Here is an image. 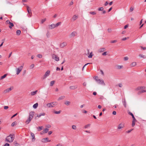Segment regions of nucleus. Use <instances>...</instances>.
<instances>
[{
    "label": "nucleus",
    "mask_w": 146,
    "mask_h": 146,
    "mask_svg": "<svg viewBox=\"0 0 146 146\" xmlns=\"http://www.w3.org/2000/svg\"><path fill=\"white\" fill-rule=\"evenodd\" d=\"M7 76V74H5L3 76H2L1 78V79H3L5 78Z\"/></svg>",
    "instance_id": "obj_35"
},
{
    "label": "nucleus",
    "mask_w": 146,
    "mask_h": 146,
    "mask_svg": "<svg viewBox=\"0 0 146 146\" xmlns=\"http://www.w3.org/2000/svg\"><path fill=\"white\" fill-rule=\"evenodd\" d=\"M128 27V25H126L124 27V29H126Z\"/></svg>",
    "instance_id": "obj_62"
},
{
    "label": "nucleus",
    "mask_w": 146,
    "mask_h": 146,
    "mask_svg": "<svg viewBox=\"0 0 146 146\" xmlns=\"http://www.w3.org/2000/svg\"><path fill=\"white\" fill-rule=\"evenodd\" d=\"M48 137H46L43 138L42 140V142L44 143H46L47 142H50L51 141L50 140H48Z\"/></svg>",
    "instance_id": "obj_6"
},
{
    "label": "nucleus",
    "mask_w": 146,
    "mask_h": 146,
    "mask_svg": "<svg viewBox=\"0 0 146 146\" xmlns=\"http://www.w3.org/2000/svg\"><path fill=\"white\" fill-rule=\"evenodd\" d=\"M124 125L123 123H121L118 125L117 129H121L124 127Z\"/></svg>",
    "instance_id": "obj_10"
},
{
    "label": "nucleus",
    "mask_w": 146,
    "mask_h": 146,
    "mask_svg": "<svg viewBox=\"0 0 146 146\" xmlns=\"http://www.w3.org/2000/svg\"><path fill=\"white\" fill-rule=\"evenodd\" d=\"M106 49L104 48H100L98 50V52H102L105 51Z\"/></svg>",
    "instance_id": "obj_13"
},
{
    "label": "nucleus",
    "mask_w": 146,
    "mask_h": 146,
    "mask_svg": "<svg viewBox=\"0 0 146 146\" xmlns=\"http://www.w3.org/2000/svg\"><path fill=\"white\" fill-rule=\"evenodd\" d=\"M61 112V110H60L58 111H54L53 112L54 113L56 114H58L60 113Z\"/></svg>",
    "instance_id": "obj_27"
},
{
    "label": "nucleus",
    "mask_w": 146,
    "mask_h": 146,
    "mask_svg": "<svg viewBox=\"0 0 146 146\" xmlns=\"http://www.w3.org/2000/svg\"><path fill=\"white\" fill-rule=\"evenodd\" d=\"M76 34V33L75 31H73L71 33L70 35V36L71 38L74 37Z\"/></svg>",
    "instance_id": "obj_12"
},
{
    "label": "nucleus",
    "mask_w": 146,
    "mask_h": 146,
    "mask_svg": "<svg viewBox=\"0 0 146 146\" xmlns=\"http://www.w3.org/2000/svg\"><path fill=\"white\" fill-rule=\"evenodd\" d=\"M23 66L22 65V66L19 67L18 68H16V74L17 75H18L20 73L21 71L23 69Z\"/></svg>",
    "instance_id": "obj_3"
},
{
    "label": "nucleus",
    "mask_w": 146,
    "mask_h": 146,
    "mask_svg": "<svg viewBox=\"0 0 146 146\" xmlns=\"http://www.w3.org/2000/svg\"><path fill=\"white\" fill-rule=\"evenodd\" d=\"M45 114V113H42L40 114L37 115V116L38 117H40L42 115H44Z\"/></svg>",
    "instance_id": "obj_22"
},
{
    "label": "nucleus",
    "mask_w": 146,
    "mask_h": 146,
    "mask_svg": "<svg viewBox=\"0 0 146 146\" xmlns=\"http://www.w3.org/2000/svg\"><path fill=\"white\" fill-rule=\"evenodd\" d=\"M123 67L122 66L119 65L118 66V68L119 69H121Z\"/></svg>",
    "instance_id": "obj_58"
},
{
    "label": "nucleus",
    "mask_w": 146,
    "mask_h": 146,
    "mask_svg": "<svg viewBox=\"0 0 146 146\" xmlns=\"http://www.w3.org/2000/svg\"><path fill=\"white\" fill-rule=\"evenodd\" d=\"M44 132L45 133H47L48 131V129L47 128H45L43 130Z\"/></svg>",
    "instance_id": "obj_37"
},
{
    "label": "nucleus",
    "mask_w": 146,
    "mask_h": 146,
    "mask_svg": "<svg viewBox=\"0 0 146 146\" xmlns=\"http://www.w3.org/2000/svg\"><path fill=\"white\" fill-rule=\"evenodd\" d=\"M123 104V105H124V106L125 108L126 107V102L125 100V99H124V100L122 102Z\"/></svg>",
    "instance_id": "obj_21"
},
{
    "label": "nucleus",
    "mask_w": 146,
    "mask_h": 146,
    "mask_svg": "<svg viewBox=\"0 0 146 146\" xmlns=\"http://www.w3.org/2000/svg\"><path fill=\"white\" fill-rule=\"evenodd\" d=\"M132 121V127H133L134 126L135 124V121Z\"/></svg>",
    "instance_id": "obj_40"
},
{
    "label": "nucleus",
    "mask_w": 146,
    "mask_h": 146,
    "mask_svg": "<svg viewBox=\"0 0 146 146\" xmlns=\"http://www.w3.org/2000/svg\"><path fill=\"white\" fill-rule=\"evenodd\" d=\"M54 58L55 59V60L56 61H58L59 60V57L56 55H54Z\"/></svg>",
    "instance_id": "obj_32"
},
{
    "label": "nucleus",
    "mask_w": 146,
    "mask_h": 146,
    "mask_svg": "<svg viewBox=\"0 0 146 146\" xmlns=\"http://www.w3.org/2000/svg\"><path fill=\"white\" fill-rule=\"evenodd\" d=\"M145 89V87L141 86H140V87H138L137 88V90H141L143 89Z\"/></svg>",
    "instance_id": "obj_25"
},
{
    "label": "nucleus",
    "mask_w": 146,
    "mask_h": 146,
    "mask_svg": "<svg viewBox=\"0 0 146 146\" xmlns=\"http://www.w3.org/2000/svg\"><path fill=\"white\" fill-rule=\"evenodd\" d=\"M9 107L8 106H5L4 107V108L5 110L7 109Z\"/></svg>",
    "instance_id": "obj_60"
},
{
    "label": "nucleus",
    "mask_w": 146,
    "mask_h": 146,
    "mask_svg": "<svg viewBox=\"0 0 146 146\" xmlns=\"http://www.w3.org/2000/svg\"><path fill=\"white\" fill-rule=\"evenodd\" d=\"M37 57L39 58H41L42 57V55L41 54H38L37 55Z\"/></svg>",
    "instance_id": "obj_41"
},
{
    "label": "nucleus",
    "mask_w": 146,
    "mask_h": 146,
    "mask_svg": "<svg viewBox=\"0 0 146 146\" xmlns=\"http://www.w3.org/2000/svg\"><path fill=\"white\" fill-rule=\"evenodd\" d=\"M17 113L15 114L14 115H13L11 117V119H12L14 117H15V116H16L17 115Z\"/></svg>",
    "instance_id": "obj_56"
},
{
    "label": "nucleus",
    "mask_w": 146,
    "mask_h": 146,
    "mask_svg": "<svg viewBox=\"0 0 146 146\" xmlns=\"http://www.w3.org/2000/svg\"><path fill=\"white\" fill-rule=\"evenodd\" d=\"M62 145L60 143H58L56 146H62Z\"/></svg>",
    "instance_id": "obj_64"
},
{
    "label": "nucleus",
    "mask_w": 146,
    "mask_h": 146,
    "mask_svg": "<svg viewBox=\"0 0 146 146\" xmlns=\"http://www.w3.org/2000/svg\"><path fill=\"white\" fill-rule=\"evenodd\" d=\"M9 27L10 29L12 28V27H13L14 26L13 24V23H11V22H10V23H9Z\"/></svg>",
    "instance_id": "obj_24"
},
{
    "label": "nucleus",
    "mask_w": 146,
    "mask_h": 146,
    "mask_svg": "<svg viewBox=\"0 0 146 146\" xmlns=\"http://www.w3.org/2000/svg\"><path fill=\"white\" fill-rule=\"evenodd\" d=\"M97 82L98 84H100L103 85H105L104 81L102 80H100V79H98Z\"/></svg>",
    "instance_id": "obj_9"
},
{
    "label": "nucleus",
    "mask_w": 146,
    "mask_h": 146,
    "mask_svg": "<svg viewBox=\"0 0 146 146\" xmlns=\"http://www.w3.org/2000/svg\"><path fill=\"white\" fill-rule=\"evenodd\" d=\"M21 33V31L20 30H17L16 31V33L17 35H19Z\"/></svg>",
    "instance_id": "obj_33"
},
{
    "label": "nucleus",
    "mask_w": 146,
    "mask_h": 146,
    "mask_svg": "<svg viewBox=\"0 0 146 146\" xmlns=\"http://www.w3.org/2000/svg\"><path fill=\"white\" fill-rule=\"evenodd\" d=\"M129 59L128 57L127 56H126L124 57V60L125 61H126L127 60Z\"/></svg>",
    "instance_id": "obj_49"
},
{
    "label": "nucleus",
    "mask_w": 146,
    "mask_h": 146,
    "mask_svg": "<svg viewBox=\"0 0 146 146\" xmlns=\"http://www.w3.org/2000/svg\"><path fill=\"white\" fill-rule=\"evenodd\" d=\"M55 82V81L54 80H53L51 81L50 84V86H53V85L54 84Z\"/></svg>",
    "instance_id": "obj_28"
},
{
    "label": "nucleus",
    "mask_w": 146,
    "mask_h": 146,
    "mask_svg": "<svg viewBox=\"0 0 146 146\" xmlns=\"http://www.w3.org/2000/svg\"><path fill=\"white\" fill-rule=\"evenodd\" d=\"M117 41L116 40H113L111 41L110 42L111 43H115L117 42Z\"/></svg>",
    "instance_id": "obj_47"
},
{
    "label": "nucleus",
    "mask_w": 146,
    "mask_h": 146,
    "mask_svg": "<svg viewBox=\"0 0 146 146\" xmlns=\"http://www.w3.org/2000/svg\"><path fill=\"white\" fill-rule=\"evenodd\" d=\"M77 88V86H71L70 87V88L72 90H74Z\"/></svg>",
    "instance_id": "obj_17"
},
{
    "label": "nucleus",
    "mask_w": 146,
    "mask_h": 146,
    "mask_svg": "<svg viewBox=\"0 0 146 146\" xmlns=\"http://www.w3.org/2000/svg\"><path fill=\"white\" fill-rule=\"evenodd\" d=\"M34 64H32L30 66V67L32 69L34 67Z\"/></svg>",
    "instance_id": "obj_52"
},
{
    "label": "nucleus",
    "mask_w": 146,
    "mask_h": 146,
    "mask_svg": "<svg viewBox=\"0 0 146 146\" xmlns=\"http://www.w3.org/2000/svg\"><path fill=\"white\" fill-rule=\"evenodd\" d=\"M67 45L66 43L65 42H63L60 44V46L61 48H63Z\"/></svg>",
    "instance_id": "obj_11"
},
{
    "label": "nucleus",
    "mask_w": 146,
    "mask_h": 146,
    "mask_svg": "<svg viewBox=\"0 0 146 146\" xmlns=\"http://www.w3.org/2000/svg\"><path fill=\"white\" fill-rule=\"evenodd\" d=\"M77 18V16L76 15H74L72 17V21H74L76 20Z\"/></svg>",
    "instance_id": "obj_16"
},
{
    "label": "nucleus",
    "mask_w": 146,
    "mask_h": 146,
    "mask_svg": "<svg viewBox=\"0 0 146 146\" xmlns=\"http://www.w3.org/2000/svg\"><path fill=\"white\" fill-rule=\"evenodd\" d=\"M107 52H105L102 53V55L103 56H106L107 55Z\"/></svg>",
    "instance_id": "obj_48"
},
{
    "label": "nucleus",
    "mask_w": 146,
    "mask_h": 146,
    "mask_svg": "<svg viewBox=\"0 0 146 146\" xmlns=\"http://www.w3.org/2000/svg\"><path fill=\"white\" fill-rule=\"evenodd\" d=\"M90 126V124H88L86 125L84 127L85 128H86Z\"/></svg>",
    "instance_id": "obj_50"
},
{
    "label": "nucleus",
    "mask_w": 146,
    "mask_h": 146,
    "mask_svg": "<svg viewBox=\"0 0 146 146\" xmlns=\"http://www.w3.org/2000/svg\"><path fill=\"white\" fill-rule=\"evenodd\" d=\"M16 121L13 122L12 123V124L11 125V126L12 127H13V126H14L16 124Z\"/></svg>",
    "instance_id": "obj_42"
},
{
    "label": "nucleus",
    "mask_w": 146,
    "mask_h": 146,
    "mask_svg": "<svg viewBox=\"0 0 146 146\" xmlns=\"http://www.w3.org/2000/svg\"><path fill=\"white\" fill-rule=\"evenodd\" d=\"M139 56L140 57L143 58H146V56H145L143 55V54H140L139 55Z\"/></svg>",
    "instance_id": "obj_34"
},
{
    "label": "nucleus",
    "mask_w": 146,
    "mask_h": 146,
    "mask_svg": "<svg viewBox=\"0 0 146 146\" xmlns=\"http://www.w3.org/2000/svg\"><path fill=\"white\" fill-rule=\"evenodd\" d=\"M46 36L48 38L50 36V35L48 31L47 32L46 34Z\"/></svg>",
    "instance_id": "obj_46"
},
{
    "label": "nucleus",
    "mask_w": 146,
    "mask_h": 146,
    "mask_svg": "<svg viewBox=\"0 0 146 146\" xmlns=\"http://www.w3.org/2000/svg\"><path fill=\"white\" fill-rule=\"evenodd\" d=\"M57 104V103L56 102H52L47 104H46V106L48 108H52L53 107L56 106Z\"/></svg>",
    "instance_id": "obj_2"
},
{
    "label": "nucleus",
    "mask_w": 146,
    "mask_h": 146,
    "mask_svg": "<svg viewBox=\"0 0 146 146\" xmlns=\"http://www.w3.org/2000/svg\"><path fill=\"white\" fill-rule=\"evenodd\" d=\"M94 79L97 82L98 80V79H99L98 78V77L97 76H95L94 77Z\"/></svg>",
    "instance_id": "obj_44"
},
{
    "label": "nucleus",
    "mask_w": 146,
    "mask_h": 146,
    "mask_svg": "<svg viewBox=\"0 0 146 146\" xmlns=\"http://www.w3.org/2000/svg\"><path fill=\"white\" fill-rule=\"evenodd\" d=\"M38 92V90H36L33 92H32L31 93V95L32 96H34L36 94V92Z\"/></svg>",
    "instance_id": "obj_18"
},
{
    "label": "nucleus",
    "mask_w": 146,
    "mask_h": 146,
    "mask_svg": "<svg viewBox=\"0 0 146 146\" xmlns=\"http://www.w3.org/2000/svg\"><path fill=\"white\" fill-rule=\"evenodd\" d=\"M31 136L32 137V141H34L35 140V135L32 132H31Z\"/></svg>",
    "instance_id": "obj_14"
},
{
    "label": "nucleus",
    "mask_w": 146,
    "mask_h": 146,
    "mask_svg": "<svg viewBox=\"0 0 146 146\" xmlns=\"http://www.w3.org/2000/svg\"><path fill=\"white\" fill-rule=\"evenodd\" d=\"M46 19H42V20L41 22L42 23H44L46 20Z\"/></svg>",
    "instance_id": "obj_54"
},
{
    "label": "nucleus",
    "mask_w": 146,
    "mask_h": 146,
    "mask_svg": "<svg viewBox=\"0 0 146 146\" xmlns=\"http://www.w3.org/2000/svg\"><path fill=\"white\" fill-rule=\"evenodd\" d=\"M64 104L66 106H68L70 104V102L69 101H66L65 102Z\"/></svg>",
    "instance_id": "obj_26"
},
{
    "label": "nucleus",
    "mask_w": 146,
    "mask_h": 146,
    "mask_svg": "<svg viewBox=\"0 0 146 146\" xmlns=\"http://www.w3.org/2000/svg\"><path fill=\"white\" fill-rule=\"evenodd\" d=\"M6 22L7 24H9V23H10V22L9 20H8L6 21Z\"/></svg>",
    "instance_id": "obj_59"
},
{
    "label": "nucleus",
    "mask_w": 146,
    "mask_h": 146,
    "mask_svg": "<svg viewBox=\"0 0 146 146\" xmlns=\"http://www.w3.org/2000/svg\"><path fill=\"white\" fill-rule=\"evenodd\" d=\"M136 65V63L135 62H132L131 64V65L132 67H134Z\"/></svg>",
    "instance_id": "obj_29"
},
{
    "label": "nucleus",
    "mask_w": 146,
    "mask_h": 146,
    "mask_svg": "<svg viewBox=\"0 0 146 146\" xmlns=\"http://www.w3.org/2000/svg\"><path fill=\"white\" fill-rule=\"evenodd\" d=\"M128 114H129V115H131L132 116H133V114L132 113H131V112H130V111H129L128 112Z\"/></svg>",
    "instance_id": "obj_51"
},
{
    "label": "nucleus",
    "mask_w": 146,
    "mask_h": 146,
    "mask_svg": "<svg viewBox=\"0 0 146 146\" xmlns=\"http://www.w3.org/2000/svg\"><path fill=\"white\" fill-rule=\"evenodd\" d=\"M55 27V24H52L51 25H49V29H52Z\"/></svg>",
    "instance_id": "obj_15"
},
{
    "label": "nucleus",
    "mask_w": 146,
    "mask_h": 146,
    "mask_svg": "<svg viewBox=\"0 0 146 146\" xmlns=\"http://www.w3.org/2000/svg\"><path fill=\"white\" fill-rule=\"evenodd\" d=\"M90 14L92 15H96V13L95 11H90L89 12Z\"/></svg>",
    "instance_id": "obj_36"
},
{
    "label": "nucleus",
    "mask_w": 146,
    "mask_h": 146,
    "mask_svg": "<svg viewBox=\"0 0 146 146\" xmlns=\"http://www.w3.org/2000/svg\"><path fill=\"white\" fill-rule=\"evenodd\" d=\"M134 8L132 7H131L130 9V12L134 10Z\"/></svg>",
    "instance_id": "obj_57"
},
{
    "label": "nucleus",
    "mask_w": 146,
    "mask_h": 146,
    "mask_svg": "<svg viewBox=\"0 0 146 146\" xmlns=\"http://www.w3.org/2000/svg\"><path fill=\"white\" fill-rule=\"evenodd\" d=\"M35 113L34 111H31L29 113V118L32 119L35 114Z\"/></svg>",
    "instance_id": "obj_5"
},
{
    "label": "nucleus",
    "mask_w": 146,
    "mask_h": 146,
    "mask_svg": "<svg viewBox=\"0 0 146 146\" xmlns=\"http://www.w3.org/2000/svg\"><path fill=\"white\" fill-rule=\"evenodd\" d=\"M61 22H59L57 23L56 25H55V27H58V26L60 25V24H61Z\"/></svg>",
    "instance_id": "obj_38"
},
{
    "label": "nucleus",
    "mask_w": 146,
    "mask_h": 146,
    "mask_svg": "<svg viewBox=\"0 0 146 146\" xmlns=\"http://www.w3.org/2000/svg\"><path fill=\"white\" fill-rule=\"evenodd\" d=\"M27 9L28 14L29 15V16H28V17H31L32 16V12H31L30 8L28 6H27Z\"/></svg>",
    "instance_id": "obj_4"
},
{
    "label": "nucleus",
    "mask_w": 146,
    "mask_h": 146,
    "mask_svg": "<svg viewBox=\"0 0 146 146\" xmlns=\"http://www.w3.org/2000/svg\"><path fill=\"white\" fill-rule=\"evenodd\" d=\"M112 114L114 115H115L116 114V112L115 111H113L112 112Z\"/></svg>",
    "instance_id": "obj_61"
},
{
    "label": "nucleus",
    "mask_w": 146,
    "mask_h": 146,
    "mask_svg": "<svg viewBox=\"0 0 146 146\" xmlns=\"http://www.w3.org/2000/svg\"><path fill=\"white\" fill-rule=\"evenodd\" d=\"M50 72L49 70H47L45 73L43 77V79L46 78L50 74Z\"/></svg>",
    "instance_id": "obj_8"
},
{
    "label": "nucleus",
    "mask_w": 146,
    "mask_h": 146,
    "mask_svg": "<svg viewBox=\"0 0 146 146\" xmlns=\"http://www.w3.org/2000/svg\"><path fill=\"white\" fill-rule=\"evenodd\" d=\"M132 118H133V121H137V120H136V119H135V117H134V116L133 115V116H132Z\"/></svg>",
    "instance_id": "obj_55"
},
{
    "label": "nucleus",
    "mask_w": 146,
    "mask_h": 146,
    "mask_svg": "<svg viewBox=\"0 0 146 146\" xmlns=\"http://www.w3.org/2000/svg\"><path fill=\"white\" fill-rule=\"evenodd\" d=\"M65 98L64 96H61L59 97L58 98V100H62L64 99Z\"/></svg>",
    "instance_id": "obj_30"
},
{
    "label": "nucleus",
    "mask_w": 146,
    "mask_h": 146,
    "mask_svg": "<svg viewBox=\"0 0 146 146\" xmlns=\"http://www.w3.org/2000/svg\"><path fill=\"white\" fill-rule=\"evenodd\" d=\"M42 126H39L37 128L38 131H40L42 129Z\"/></svg>",
    "instance_id": "obj_31"
},
{
    "label": "nucleus",
    "mask_w": 146,
    "mask_h": 146,
    "mask_svg": "<svg viewBox=\"0 0 146 146\" xmlns=\"http://www.w3.org/2000/svg\"><path fill=\"white\" fill-rule=\"evenodd\" d=\"M14 139V135L10 134L9 136L7 137V138L6 139V140L7 142H12L13 141Z\"/></svg>",
    "instance_id": "obj_1"
},
{
    "label": "nucleus",
    "mask_w": 146,
    "mask_h": 146,
    "mask_svg": "<svg viewBox=\"0 0 146 146\" xmlns=\"http://www.w3.org/2000/svg\"><path fill=\"white\" fill-rule=\"evenodd\" d=\"M92 52H91L90 54L88 56L89 58H91L92 56Z\"/></svg>",
    "instance_id": "obj_43"
},
{
    "label": "nucleus",
    "mask_w": 146,
    "mask_h": 146,
    "mask_svg": "<svg viewBox=\"0 0 146 146\" xmlns=\"http://www.w3.org/2000/svg\"><path fill=\"white\" fill-rule=\"evenodd\" d=\"M38 106V104L37 103L35 104L33 106V107L34 109L36 108Z\"/></svg>",
    "instance_id": "obj_23"
},
{
    "label": "nucleus",
    "mask_w": 146,
    "mask_h": 146,
    "mask_svg": "<svg viewBox=\"0 0 146 146\" xmlns=\"http://www.w3.org/2000/svg\"><path fill=\"white\" fill-rule=\"evenodd\" d=\"M133 130V129H130L127 131H126V133H129L131 132V131H132Z\"/></svg>",
    "instance_id": "obj_45"
},
{
    "label": "nucleus",
    "mask_w": 146,
    "mask_h": 146,
    "mask_svg": "<svg viewBox=\"0 0 146 146\" xmlns=\"http://www.w3.org/2000/svg\"><path fill=\"white\" fill-rule=\"evenodd\" d=\"M4 146H9V144L8 143H6L4 145Z\"/></svg>",
    "instance_id": "obj_63"
},
{
    "label": "nucleus",
    "mask_w": 146,
    "mask_h": 146,
    "mask_svg": "<svg viewBox=\"0 0 146 146\" xmlns=\"http://www.w3.org/2000/svg\"><path fill=\"white\" fill-rule=\"evenodd\" d=\"M145 92H146V90H141L139 91L138 93V95H139L140 94H141V93H144Z\"/></svg>",
    "instance_id": "obj_20"
},
{
    "label": "nucleus",
    "mask_w": 146,
    "mask_h": 146,
    "mask_svg": "<svg viewBox=\"0 0 146 146\" xmlns=\"http://www.w3.org/2000/svg\"><path fill=\"white\" fill-rule=\"evenodd\" d=\"M104 9L103 7H101L99 8L98 9V11H102Z\"/></svg>",
    "instance_id": "obj_39"
},
{
    "label": "nucleus",
    "mask_w": 146,
    "mask_h": 146,
    "mask_svg": "<svg viewBox=\"0 0 146 146\" xmlns=\"http://www.w3.org/2000/svg\"><path fill=\"white\" fill-rule=\"evenodd\" d=\"M72 128L73 129H74V130L76 129V126H75V125H73L72 126Z\"/></svg>",
    "instance_id": "obj_53"
},
{
    "label": "nucleus",
    "mask_w": 146,
    "mask_h": 146,
    "mask_svg": "<svg viewBox=\"0 0 146 146\" xmlns=\"http://www.w3.org/2000/svg\"><path fill=\"white\" fill-rule=\"evenodd\" d=\"M13 88V86H11L10 88H8L6 90H5L4 91V93H6L7 92H9L10 91H11L12 90V89Z\"/></svg>",
    "instance_id": "obj_7"
},
{
    "label": "nucleus",
    "mask_w": 146,
    "mask_h": 146,
    "mask_svg": "<svg viewBox=\"0 0 146 146\" xmlns=\"http://www.w3.org/2000/svg\"><path fill=\"white\" fill-rule=\"evenodd\" d=\"M31 120L32 119L29 118L26 121L25 123L27 124H29L31 121Z\"/></svg>",
    "instance_id": "obj_19"
}]
</instances>
